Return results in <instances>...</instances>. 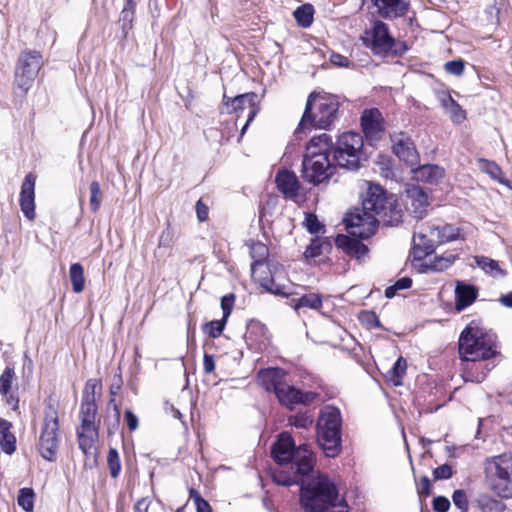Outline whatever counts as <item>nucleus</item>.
I'll use <instances>...</instances> for the list:
<instances>
[{"instance_id": "1", "label": "nucleus", "mask_w": 512, "mask_h": 512, "mask_svg": "<svg viewBox=\"0 0 512 512\" xmlns=\"http://www.w3.org/2000/svg\"><path fill=\"white\" fill-rule=\"evenodd\" d=\"M401 220V209L393 195L388 196L379 185H370L362 202V213H349L344 218L349 234L369 238L382 222L393 226Z\"/></svg>"}, {"instance_id": "2", "label": "nucleus", "mask_w": 512, "mask_h": 512, "mask_svg": "<svg viewBox=\"0 0 512 512\" xmlns=\"http://www.w3.org/2000/svg\"><path fill=\"white\" fill-rule=\"evenodd\" d=\"M462 360V377L466 382L481 383L495 366L486 361L494 357L496 336L484 332L474 321L461 333L458 342Z\"/></svg>"}, {"instance_id": "3", "label": "nucleus", "mask_w": 512, "mask_h": 512, "mask_svg": "<svg viewBox=\"0 0 512 512\" xmlns=\"http://www.w3.org/2000/svg\"><path fill=\"white\" fill-rule=\"evenodd\" d=\"M272 458L280 465L271 472L273 482L282 486L299 484L303 477L314 471L315 458L308 444L295 446L294 439L288 432L279 434L271 449Z\"/></svg>"}, {"instance_id": "4", "label": "nucleus", "mask_w": 512, "mask_h": 512, "mask_svg": "<svg viewBox=\"0 0 512 512\" xmlns=\"http://www.w3.org/2000/svg\"><path fill=\"white\" fill-rule=\"evenodd\" d=\"M303 477L300 485V505L304 512H333L339 511L346 503L338 502V489L326 476L319 475L309 479Z\"/></svg>"}, {"instance_id": "5", "label": "nucleus", "mask_w": 512, "mask_h": 512, "mask_svg": "<svg viewBox=\"0 0 512 512\" xmlns=\"http://www.w3.org/2000/svg\"><path fill=\"white\" fill-rule=\"evenodd\" d=\"M339 109V103L333 96H322L312 92L306 101L302 118L295 130V136L301 138V134L310 127L327 129L334 122Z\"/></svg>"}, {"instance_id": "6", "label": "nucleus", "mask_w": 512, "mask_h": 512, "mask_svg": "<svg viewBox=\"0 0 512 512\" xmlns=\"http://www.w3.org/2000/svg\"><path fill=\"white\" fill-rule=\"evenodd\" d=\"M365 35L364 44L376 56L392 55L397 57L404 55L408 50L407 44L404 41L396 40L390 34L388 25L381 20H375L372 28L365 31Z\"/></svg>"}, {"instance_id": "7", "label": "nucleus", "mask_w": 512, "mask_h": 512, "mask_svg": "<svg viewBox=\"0 0 512 512\" xmlns=\"http://www.w3.org/2000/svg\"><path fill=\"white\" fill-rule=\"evenodd\" d=\"M363 137L356 132H345L333 144V161L340 168L356 171L363 157Z\"/></svg>"}, {"instance_id": "8", "label": "nucleus", "mask_w": 512, "mask_h": 512, "mask_svg": "<svg viewBox=\"0 0 512 512\" xmlns=\"http://www.w3.org/2000/svg\"><path fill=\"white\" fill-rule=\"evenodd\" d=\"M43 65L42 55L38 51H23L18 59L15 71V83L24 93L32 86Z\"/></svg>"}, {"instance_id": "9", "label": "nucleus", "mask_w": 512, "mask_h": 512, "mask_svg": "<svg viewBox=\"0 0 512 512\" xmlns=\"http://www.w3.org/2000/svg\"><path fill=\"white\" fill-rule=\"evenodd\" d=\"M336 167V163L328 156L303 158L302 178L313 185H319L334 175Z\"/></svg>"}, {"instance_id": "10", "label": "nucleus", "mask_w": 512, "mask_h": 512, "mask_svg": "<svg viewBox=\"0 0 512 512\" xmlns=\"http://www.w3.org/2000/svg\"><path fill=\"white\" fill-rule=\"evenodd\" d=\"M99 386L97 379H88L82 395L80 407V427H97L95 424L98 406L96 404V389Z\"/></svg>"}, {"instance_id": "11", "label": "nucleus", "mask_w": 512, "mask_h": 512, "mask_svg": "<svg viewBox=\"0 0 512 512\" xmlns=\"http://www.w3.org/2000/svg\"><path fill=\"white\" fill-rule=\"evenodd\" d=\"M275 396L281 405L293 410L296 405L313 403L319 397V394L313 391H301L285 382Z\"/></svg>"}, {"instance_id": "12", "label": "nucleus", "mask_w": 512, "mask_h": 512, "mask_svg": "<svg viewBox=\"0 0 512 512\" xmlns=\"http://www.w3.org/2000/svg\"><path fill=\"white\" fill-rule=\"evenodd\" d=\"M407 209L416 219H422L430 205V190L419 185H408L406 188Z\"/></svg>"}, {"instance_id": "13", "label": "nucleus", "mask_w": 512, "mask_h": 512, "mask_svg": "<svg viewBox=\"0 0 512 512\" xmlns=\"http://www.w3.org/2000/svg\"><path fill=\"white\" fill-rule=\"evenodd\" d=\"M257 94L254 92L238 95L234 98H229L226 95L223 97V104L228 108V113L237 112L239 110L249 109L248 118L242 128V133L245 132L249 123L257 115L259 108L256 105Z\"/></svg>"}, {"instance_id": "14", "label": "nucleus", "mask_w": 512, "mask_h": 512, "mask_svg": "<svg viewBox=\"0 0 512 512\" xmlns=\"http://www.w3.org/2000/svg\"><path fill=\"white\" fill-rule=\"evenodd\" d=\"M394 154L410 166L417 164L419 155L412 139L403 132L390 136Z\"/></svg>"}, {"instance_id": "15", "label": "nucleus", "mask_w": 512, "mask_h": 512, "mask_svg": "<svg viewBox=\"0 0 512 512\" xmlns=\"http://www.w3.org/2000/svg\"><path fill=\"white\" fill-rule=\"evenodd\" d=\"M361 126L367 140H380L384 132L381 112L377 108L364 110L361 115Z\"/></svg>"}, {"instance_id": "16", "label": "nucleus", "mask_w": 512, "mask_h": 512, "mask_svg": "<svg viewBox=\"0 0 512 512\" xmlns=\"http://www.w3.org/2000/svg\"><path fill=\"white\" fill-rule=\"evenodd\" d=\"M35 182L36 177L29 173L25 176L20 191V207L24 216L32 221L35 219Z\"/></svg>"}, {"instance_id": "17", "label": "nucleus", "mask_w": 512, "mask_h": 512, "mask_svg": "<svg viewBox=\"0 0 512 512\" xmlns=\"http://www.w3.org/2000/svg\"><path fill=\"white\" fill-rule=\"evenodd\" d=\"M379 17L394 20L406 15L410 0H371Z\"/></svg>"}, {"instance_id": "18", "label": "nucleus", "mask_w": 512, "mask_h": 512, "mask_svg": "<svg viewBox=\"0 0 512 512\" xmlns=\"http://www.w3.org/2000/svg\"><path fill=\"white\" fill-rule=\"evenodd\" d=\"M437 240L427 232V225L422 226L413 234V255L416 260H422L431 255L437 247Z\"/></svg>"}, {"instance_id": "19", "label": "nucleus", "mask_w": 512, "mask_h": 512, "mask_svg": "<svg viewBox=\"0 0 512 512\" xmlns=\"http://www.w3.org/2000/svg\"><path fill=\"white\" fill-rule=\"evenodd\" d=\"M287 373L284 369L270 367L258 372V381L268 392L276 394L286 382Z\"/></svg>"}, {"instance_id": "20", "label": "nucleus", "mask_w": 512, "mask_h": 512, "mask_svg": "<svg viewBox=\"0 0 512 512\" xmlns=\"http://www.w3.org/2000/svg\"><path fill=\"white\" fill-rule=\"evenodd\" d=\"M251 272L255 281L259 282L266 291L275 295H288L286 286L275 282L267 265H265V267H257V264H251Z\"/></svg>"}, {"instance_id": "21", "label": "nucleus", "mask_w": 512, "mask_h": 512, "mask_svg": "<svg viewBox=\"0 0 512 512\" xmlns=\"http://www.w3.org/2000/svg\"><path fill=\"white\" fill-rule=\"evenodd\" d=\"M251 272L255 281L259 282L266 291L275 295H288L286 286L275 282L267 265H265V267H257V264H251Z\"/></svg>"}, {"instance_id": "22", "label": "nucleus", "mask_w": 512, "mask_h": 512, "mask_svg": "<svg viewBox=\"0 0 512 512\" xmlns=\"http://www.w3.org/2000/svg\"><path fill=\"white\" fill-rule=\"evenodd\" d=\"M342 417L341 412L334 406H325L317 420L316 430L325 432L341 433Z\"/></svg>"}, {"instance_id": "23", "label": "nucleus", "mask_w": 512, "mask_h": 512, "mask_svg": "<svg viewBox=\"0 0 512 512\" xmlns=\"http://www.w3.org/2000/svg\"><path fill=\"white\" fill-rule=\"evenodd\" d=\"M486 470L499 480L509 483L512 476V456L505 453L488 459Z\"/></svg>"}, {"instance_id": "24", "label": "nucleus", "mask_w": 512, "mask_h": 512, "mask_svg": "<svg viewBox=\"0 0 512 512\" xmlns=\"http://www.w3.org/2000/svg\"><path fill=\"white\" fill-rule=\"evenodd\" d=\"M352 237L344 234H338L335 238L337 248L343 250L348 256L361 259L368 253V248L361 242L360 237L350 234Z\"/></svg>"}, {"instance_id": "25", "label": "nucleus", "mask_w": 512, "mask_h": 512, "mask_svg": "<svg viewBox=\"0 0 512 512\" xmlns=\"http://www.w3.org/2000/svg\"><path fill=\"white\" fill-rule=\"evenodd\" d=\"M331 152H333L332 138L328 134L322 133L318 136H314L307 143L303 158L330 157Z\"/></svg>"}, {"instance_id": "26", "label": "nucleus", "mask_w": 512, "mask_h": 512, "mask_svg": "<svg viewBox=\"0 0 512 512\" xmlns=\"http://www.w3.org/2000/svg\"><path fill=\"white\" fill-rule=\"evenodd\" d=\"M277 188L288 199H294L298 196L300 183L294 172L289 170H279L275 178Z\"/></svg>"}, {"instance_id": "27", "label": "nucleus", "mask_w": 512, "mask_h": 512, "mask_svg": "<svg viewBox=\"0 0 512 512\" xmlns=\"http://www.w3.org/2000/svg\"><path fill=\"white\" fill-rule=\"evenodd\" d=\"M40 438L60 442L58 412L53 405H48L45 409Z\"/></svg>"}, {"instance_id": "28", "label": "nucleus", "mask_w": 512, "mask_h": 512, "mask_svg": "<svg viewBox=\"0 0 512 512\" xmlns=\"http://www.w3.org/2000/svg\"><path fill=\"white\" fill-rule=\"evenodd\" d=\"M317 443L326 456L335 457L341 451V433L317 431Z\"/></svg>"}, {"instance_id": "29", "label": "nucleus", "mask_w": 512, "mask_h": 512, "mask_svg": "<svg viewBox=\"0 0 512 512\" xmlns=\"http://www.w3.org/2000/svg\"><path fill=\"white\" fill-rule=\"evenodd\" d=\"M477 295L478 290L475 286L458 281L455 287L456 310L460 312L470 306L476 300Z\"/></svg>"}, {"instance_id": "30", "label": "nucleus", "mask_w": 512, "mask_h": 512, "mask_svg": "<svg viewBox=\"0 0 512 512\" xmlns=\"http://www.w3.org/2000/svg\"><path fill=\"white\" fill-rule=\"evenodd\" d=\"M15 379V371L11 367H6L0 375V394L6 399V402L14 410L18 408V398L11 392Z\"/></svg>"}, {"instance_id": "31", "label": "nucleus", "mask_w": 512, "mask_h": 512, "mask_svg": "<svg viewBox=\"0 0 512 512\" xmlns=\"http://www.w3.org/2000/svg\"><path fill=\"white\" fill-rule=\"evenodd\" d=\"M415 178L431 185H437L445 176V170L436 164H427L418 167L415 171Z\"/></svg>"}, {"instance_id": "32", "label": "nucleus", "mask_w": 512, "mask_h": 512, "mask_svg": "<svg viewBox=\"0 0 512 512\" xmlns=\"http://www.w3.org/2000/svg\"><path fill=\"white\" fill-rule=\"evenodd\" d=\"M438 99L453 123L460 124L466 119V112L448 92H441Z\"/></svg>"}, {"instance_id": "33", "label": "nucleus", "mask_w": 512, "mask_h": 512, "mask_svg": "<svg viewBox=\"0 0 512 512\" xmlns=\"http://www.w3.org/2000/svg\"><path fill=\"white\" fill-rule=\"evenodd\" d=\"M78 445L86 455H92L95 441L98 439V427H79L77 429Z\"/></svg>"}, {"instance_id": "34", "label": "nucleus", "mask_w": 512, "mask_h": 512, "mask_svg": "<svg viewBox=\"0 0 512 512\" xmlns=\"http://www.w3.org/2000/svg\"><path fill=\"white\" fill-rule=\"evenodd\" d=\"M427 232L435 237L438 245L454 241L459 237V228L451 224L443 226L427 225Z\"/></svg>"}, {"instance_id": "35", "label": "nucleus", "mask_w": 512, "mask_h": 512, "mask_svg": "<svg viewBox=\"0 0 512 512\" xmlns=\"http://www.w3.org/2000/svg\"><path fill=\"white\" fill-rule=\"evenodd\" d=\"M12 424L0 418V446L6 454H12L16 449V438L11 433Z\"/></svg>"}, {"instance_id": "36", "label": "nucleus", "mask_w": 512, "mask_h": 512, "mask_svg": "<svg viewBox=\"0 0 512 512\" xmlns=\"http://www.w3.org/2000/svg\"><path fill=\"white\" fill-rule=\"evenodd\" d=\"M332 246L327 238L315 237L306 248L304 256L306 259H315L323 254H328Z\"/></svg>"}, {"instance_id": "37", "label": "nucleus", "mask_w": 512, "mask_h": 512, "mask_svg": "<svg viewBox=\"0 0 512 512\" xmlns=\"http://www.w3.org/2000/svg\"><path fill=\"white\" fill-rule=\"evenodd\" d=\"M478 168L488 174L493 180L498 181L501 184L508 185L509 181L503 177L501 167L494 161L487 160L484 158L478 159Z\"/></svg>"}, {"instance_id": "38", "label": "nucleus", "mask_w": 512, "mask_h": 512, "mask_svg": "<svg viewBox=\"0 0 512 512\" xmlns=\"http://www.w3.org/2000/svg\"><path fill=\"white\" fill-rule=\"evenodd\" d=\"M291 306L295 311H299L301 308L318 310L322 306V298L317 293H308L297 299H292Z\"/></svg>"}, {"instance_id": "39", "label": "nucleus", "mask_w": 512, "mask_h": 512, "mask_svg": "<svg viewBox=\"0 0 512 512\" xmlns=\"http://www.w3.org/2000/svg\"><path fill=\"white\" fill-rule=\"evenodd\" d=\"M69 277L73 291L75 293H81L85 288L83 266L80 263H73L69 269Z\"/></svg>"}, {"instance_id": "40", "label": "nucleus", "mask_w": 512, "mask_h": 512, "mask_svg": "<svg viewBox=\"0 0 512 512\" xmlns=\"http://www.w3.org/2000/svg\"><path fill=\"white\" fill-rule=\"evenodd\" d=\"M60 442L39 437L38 450L47 461H55Z\"/></svg>"}, {"instance_id": "41", "label": "nucleus", "mask_w": 512, "mask_h": 512, "mask_svg": "<svg viewBox=\"0 0 512 512\" xmlns=\"http://www.w3.org/2000/svg\"><path fill=\"white\" fill-rule=\"evenodd\" d=\"M474 259H475V263L486 273H488L494 277H497V276L503 277L506 275V272L499 267V264L497 261H495L489 257H486V256H475Z\"/></svg>"}, {"instance_id": "42", "label": "nucleus", "mask_w": 512, "mask_h": 512, "mask_svg": "<svg viewBox=\"0 0 512 512\" xmlns=\"http://www.w3.org/2000/svg\"><path fill=\"white\" fill-rule=\"evenodd\" d=\"M313 7L310 4L299 6L293 15L298 25L302 28H308L313 22Z\"/></svg>"}, {"instance_id": "43", "label": "nucleus", "mask_w": 512, "mask_h": 512, "mask_svg": "<svg viewBox=\"0 0 512 512\" xmlns=\"http://www.w3.org/2000/svg\"><path fill=\"white\" fill-rule=\"evenodd\" d=\"M407 361L404 357L400 356L392 368L389 370V379L395 386L402 385V379L406 374Z\"/></svg>"}, {"instance_id": "44", "label": "nucleus", "mask_w": 512, "mask_h": 512, "mask_svg": "<svg viewBox=\"0 0 512 512\" xmlns=\"http://www.w3.org/2000/svg\"><path fill=\"white\" fill-rule=\"evenodd\" d=\"M456 257L454 255H449L448 257H435L430 261L429 264H425L427 270L440 272L449 268L455 261Z\"/></svg>"}, {"instance_id": "45", "label": "nucleus", "mask_w": 512, "mask_h": 512, "mask_svg": "<svg viewBox=\"0 0 512 512\" xmlns=\"http://www.w3.org/2000/svg\"><path fill=\"white\" fill-rule=\"evenodd\" d=\"M18 505L26 512H32L34 508V492L31 488H22L18 494Z\"/></svg>"}, {"instance_id": "46", "label": "nucleus", "mask_w": 512, "mask_h": 512, "mask_svg": "<svg viewBox=\"0 0 512 512\" xmlns=\"http://www.w3.org/2000/svg\"><path fill=\"white\" fill-rule=\"evenodd\" d=\"M90 190V208L92 212H97L101 206L102 203V191L100 188V184L97 181H92L89 187Z\"/></svg>"}, {"instance_id": "47", "label": "nucleus", "mask_w": 512, "mask_h": 512, "mask_svg": "<svg viewBox=\"0 0 512 512\" xmlns=\"http://www.w3.org/2000/svg\"><path fill=\"white\" fill-rule=\"evenodd\" d=\"M251 257L254 259L252 264H257V267H265V259L268 256V248L262 244L257 243L251 247Z\"/></svg>"}, {"instance_id": "48", "label": "nucleus", "mask_w": 512, "mask_h": 512, "mask_svg": "<svg viewBox=\"0 0 512 512\" xmlns=\"http://www.w3.org/2000/svg\"><path fill=\"white\" fill-rule=\"evenodd\" d=\"M479 505L482 512H503L505 509V504L501 500L491 497H482Z\"/></svg>"}, {"instance_id": "49", "label": "nucleus", "mask_w": 512, "mask_h": 512, "mask_svg": "<svg viewBox=\"0 0 512 512\" xmlns=\"http://www.w3.org/2000/svg\"><path fill=\"white\" fill-rule=\"evenodd\" d=\"M109 472L112 478H117L121 472L119 453L115 448H110L107 455Z\"/></svg>"}, {"instance_id": "50", "label": "nucleus", "mask_w": 512, "mask_h": 512, "mask_svg": "<svg viewBox=\"0 0 512 512\" xmlns=\"http://www.w3.org/2000/svg\"><path fill=\"white\" fill-rule=\"evenodd\" d=\"M227 320L222 318L221 320H214L205 325V332L212 338H217L221 335L225 328Z\"/></svg>"}, {"instance_id": "51", "label": "nucleus", "mask_w": 512, "mask_h": 512, "mask_svg": "<svg viewBox=\"0 0 512 512\" xmlns=\"http://www.w3.org/2000/svg\"><path fill=\"white\" fill-rule=\"evenodd\" d=\"M305 227L311 234L325 232V226L321 224L315 214L309 213L305 218Z\"/></svg>"}, {"instance_id": "52", "label": "nucleus", "mask_w": 512, "mask_h": 512, "mask_svg": "<svg viewBox=\"0 0 512 512\" xmlns=\"http://www.w3.org/2000/svg\"><path fill=\"white\" fill-rule=\"evenodd\" d=\"M289 423L296 428L307 429L313 424V419L306 413L296 414L289 418Z\"/></svg>"}, {"instance_id": "53", "label": "nucleus", "mask_w": 512, "mask_h": 512, "mask_svg": "<svg viewBox=\"0 0 512 512\" xmlns=\"http://www.w3.org/2000/svg\"><path fill=\"white\" fill-rule=\"evenodd\" d=\"M465 68V62L462 59L448 61L444 65V69L447 73L455 76L463 74Z\"/></svg>"}, {"instance_id": "54", "label": "nucleus", "mask_w": 512, "mask_h": 512, "mask_svg": "<svg viewBox=\"0 0 512 512\" xmlns=\"http://www.w3.org/2000/svg\"><path fill=\"white\" fill-rule=\"evenodd\" d=\"M454 505L460 509V512H468V500L464 490H455L452 495Z\"/></svg>"}, {"instance_id": "55", "label": "nucleus", "mask_w": 512, "mask_h": 512, "mask_svg": "<svg viewBox=\"0 0 512 512\" xmlns=\"http://www.w3.org/2000/svg\"><path fill=\"white\" fill-rule=\"evenodd\" d=\"M453 476L452 467L449 464H443L433 470L435 480H447Z\"/></svg>"}, {"instance_id": "56", "label": "nucleus", "mask_w": 512, "mask_h": 512, "mask_svg": "<svg viewBox=\"0 0 512 512\" xmlns=\"http://www.w3.org/2000/svg\"><path fill=\"white\" fill-rule=\"evenodd\" d=\"M234 302H235L234 294H228L221 298V308L223 311L222 318H224L226 320L228 319V317L230 316V314L232 312Z\"/></svg>"}, {"instance_id": "57", "label": "nucleus", "mask_w": 512, "mask_h": 512, "mask_svg": "<svg viewBox=\"0 0 512 512\" xmlns=\"http://www.w3.org/2000/svg\"><path fill=\"white\" fill-rule=\"evenodd\" d=\"M432 506L435 512H447L450 508V501L444 496L434 497Z\"/></svg>"}, {"instance_id": "58", "label": "nucleus", "mask_w": 512, "mask_h": 512, "mask_svg": "<svg viewBox=\"0 0 512 512\" xmlns=\"http://www.w3.org/2000/svg\"><path fill=\"white\" fill-rule=\"evenodd\" d=\"M417 491L420 497H427L431 492V483L427 476H423L417 483Z\"/></svg>"}, {"instance_id": "59", "label": "nucleus", "mask_w": 512, "mask_h": 512, "mask_svg": "<svg viewBox=\"0 0 512 512\" xmlns=\"http://www.w3.org/2000/svg\"><path fill=\"white\" fill-rule=\"evenodd\" d=\"M124 418L127 424V427L130 431H135L138 428L139 421L138 417L130 410H126L124 414Z\"/></svg>"}, {"instance_id": "60", "label": "nucleus", "mask_w": 512, "mask_h": 512, "mask_svg": "<svg viewBox=\"0 0 512 512\" xmlns=\"http://www.w3.org/2000/svg\"><path fill=\"white\" fill-rule=\"evenodd\" d=\"M203 369L207 374L212 373L215 370V360L214 356L208 353L204 354L203 357Z\"/></svg>"}, {"instance_id": "61", "label": "nucleus", "mask_w": 512, "mask_h": 512, "mask_svg": "<svg viewBox=\"0 0 512 512\" xmlns=\"http://www.w3.org/2000/svg\"><path fill=\"white\" fill-rule=\"evenodd\" d=\"M330 61L333 65L338 67H349L350 65V61L347 57L337 53L331 55Z\"/></svg>"}, {"instance_id": "62", "label": "nucleus", "mask_w": 512, "mask_h": 512, "mask_svg": "<svg viewBox=\"0 0 512 512\" xmlns=\"http://www.w3.org/2000/svg\"><path fill=\"white\" fill-rule=\"evenodd\" d=\"M196 213L199 221H205L208 217V207L202 202V200H198L196 203Z\"/></svg>"}, {"instance_id": "63", "label": "nucleus", "mask_w": 512, "mask_h": 512, "mask_svg": "<svg viewBox=\"0 0 512 512\" xmlns=\"http://www.w3.org/2000/svg\"><path fill=\"white\" fill-rule=\"evenodd\" d=\"M134 16V9L124 8L120 14V20L123 21L124 27L128 24L131 25Z\"/></svg>"}, {"instance_id": "64", "label": "nucleus", "mask_w": 512, "mask_h": 512, "mask_svg": "<svg viewBox=\"0 0 512 512\" xmlns=\"http://www.w3.org/2000/svg\"><path fill=\"white\" fill-rule=\"evenodd\" d=\"M197 512H212L210 504L205 499H196Z\"/></svg>"}]
</instances>
